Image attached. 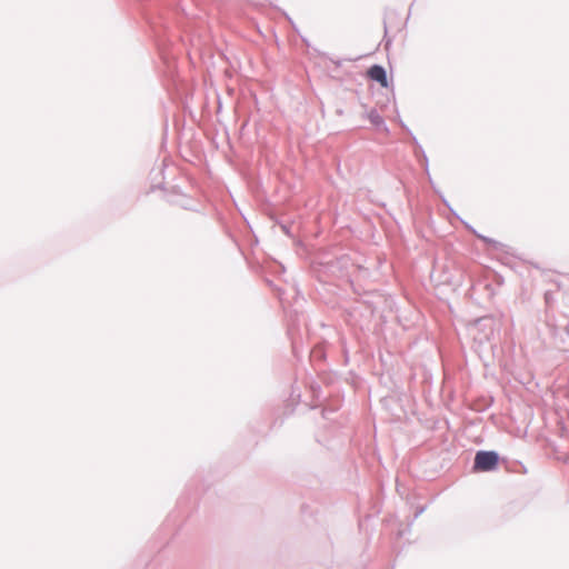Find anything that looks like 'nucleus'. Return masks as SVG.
<instances>
[{"mask_svg":"<svg viewBox=\"0 0 569 569\" xmlns=\"http://www.w3.org/2000/svg\"><path fill=\"white\" fill-rule=\"evenodd\" d=\"M499 457L495 451H478L475 457V469L490 471L496 469Z\"/></svg>","mask_w":569,"mask_h":569,"instance_id":"obj_1","label":"nucleus"},{"mask_svg":"<svg viewBox=\"0 0 569 569\" xmlns=\"http://www.w3.org/2000/svg\"><path fill=\"white\" fill-rule=\"evenodd\" d=\"M368 77L371 80L379 82L383 88H388L389 86L386 71L381 66L376 64L370 67L368 70Z\"/></svg>","mask_w":569,"mask_h":569,"instance_id":"obj_2","label":"nucleus"},{"mask_svg":"<svg viewBox=\"0 0 569 569\" xmlns=\"http://www.w3.org/2000/svg\"><path fill=\"white\" fill-rule=\"evenodd\" d=\"M370 119H371L372 123H375V124L382 123V119L378 113H373V112L370 113Z\"/></svg>","mask_w":569,"mask_h":569,"instance_id":"obj_3","label":"nucleus"}]
</instances>
